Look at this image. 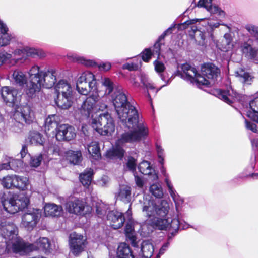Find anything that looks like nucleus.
Here are the masks:
<instances>
[{
  "mask_svg": "<svg viewBox=\"0 0 258 258\" xmlns=\"http://www.w3.org/2000/svg\"><path fill=\"white\" fill-rule=\"evenodd\" d=\"M111 99L120 122L128 130L122 134L121 141H140L148 134L147 125L139 118L138 111L128 101L121 87H116Z\"/></svg>",
  "mask_w": 258,
  "mask_h": 258,
  "instance_id": "nucleus-1",
  "label": "nucleus"
},
{
  "mask_svg": "<svg viewBox=\"0 0 258 258\" xmlns=\"http://www.w3.org/2000/svg\"><path fill=\"white\" fill-rule=\"evenodd\" d=\"M142 209L153 226L161 230H168L172 234L180 228L186 229L190 227L185 222L180 221L178 218H166L170 209L169 203L166 200H162L157 204L146 197L143 198Z\"/></svg>",
  "mask_w": 258,
  "mask_h": 258,
  "instance_id": "nucleus-2",
  "label": "nucleus"
},
{
  "mask_svg": "<svg viewBox=\"0 0 258 258\" xmlns=\"http://www.w3.org/2000/svg\"><path fill=\"white\" fill-rule=\"evenodd\" d=\"M17 232V228L13 223L5 220L1 222L0 233L5 239L6 249L8 252L25 254L38 249L45 253L50 251L51 245L47 238H39L34 243L30 244L18 237Z\"/></svg>",
  "mask_w": 258,
  "mask_h": 258,
  "instance_id": "nucleus-3",
  "label": "nucleus"
},
{
  "mask_svg": "<svg viewBox=\"0 0 258 258\" xmlns=\"http://www.w3.org/2000/svg\"><path fill=\"white\" fill-rule=\"evenodd\" d=\"M29 82L24 91L30 98L36 96L41 88H50L56 81V71L54 69L41 70L37 65L33 66L29 71Z\"/></svg>",
  "mask_w": 258,
  "mask_h": 258,
  "instance_id": "nucleus-4",
  "label": "nucleus"
},
{
  "mask_svg": "<svg viewBox=\"0 0 258 258\" xmlns=\"http://www.w3.org/2000/svg\"><path fill=\"white\" fill-rule=\"evenodd\" d=\"M249 34L254 38L257 45H253V40L249 38L247 40L240 42V50L246 59L258 64V26L253 24H247L244 26Z\"/></svg>",
  "mask_w": 258,
  "mask_h": 258,
  "instance_id": "nucleus-5",
  "label": "nucleus"
},
{
  "mask_svg": "<svg viewBox=\"0 0 258 258\" xmlns=\"http://www.w3.org/2000/svg\"><path fill=\"white\" fill-rule=\"evenodd\" d=\"M87 87V84L85 85L76 82V90L79 94L86 96L90 93V95L83 102L79 109L80 113L86 118L90 116L96 103L99 100L98 88L96 91H93Z\"/></svg>",
  "mask_w": 258,
  "mask_h": 258,
  "instance_id": "nucleus-6",
  "label": "nucleus"
},
{
  "mask_svg": "<svg viewBox=\"0 0 258 258\" xmlns=\"http://www.w3.org/2000/svg\"><path fill=\"white\" fill-rule=\"evenodd\" d=\"M92 123L93 127L102 135H111L115 131L114 120L108 113L100 114Z\"/></svg>",
  "mask_w": 258,
  "mask_h": 258,
  "instance_id": "nucleus-7",
  "label": "nucleus"
},
{
  "mask_svg": "<svg viewBox=\"0 0 258 258\" xmlns=\"http://www.w3.org/2000/svg\"><path fill=\"white\" fill-rule=\"evenodd\" d=\"M181 71H177V75L184 80L196 84L198 87H201V84L208 83L203 76L198 73L197 69L188 63H184L181 66Z\"/></svg>",
  "mask_w": 258,
  "mask_h": 258,
  "instance_id": "nucleus-8",
  "label": "nucleus"
},
{
  "mask_svg": "<svg viewBox=\"0 0 258 258\" xmlns=\"http://www.w3.org/2000/svg\"><path fill=\"white\" fill-rule=\"evenodd\" d=\"M29 203V198L22 195L15 196L9 199L2 201L5 210L11 214L23 210L27 207Z\"/></svg>",
  "mask_w": 258,
  "mask_h": 258,
  "instance_id": "nucleus-9",
  "label": "nucleus"
},
{
  "mask_svg": "<svg viewBox=\"0 0 258 258\" xmlns=\"http://www.w3.org/2000/svg\"><path fill=\"white\" fill-rule=\"evenodd\" d=\"M41 216V213L40 210L29 209L22 216L21 225L27 230H31L38 223Z\"/></svg>",
  "mask_w": 258,
  "mask_h": 258,
  "instance_id": "nucleus-10",
  "label": "nucleus"
},
{
  "mask_svg": "<svg viewBox=\"0 0 258 258\" xmlns=\"http://www.w3.org/2000/svg\"><path fill=\"white\" fill-rule=\"evenodd\" d=\"M86 238L82 235L73 232L70 234L69 244L71 252L78 256L85 250L87 245Z\"/></svg>",
  "mask_w": 258,
  "mask_h": 258,
  "instance_id": "nucleus-11",
  "label": "nucleus"
},
{
  "mask_svg": "<svg viewBox=\"0 0 258 258\" xmlns=\"http://www.w3.org/2000/svg\"><path fill=\"white\" fill-rule=\"evenodd\" d=\"M220 74L219 69L212 63H205L201 67V76L208 82L206 84H201L202 86H208L214 83Z\"/></svg>",
  "mask_w": 258,
  "mask_h": 258,
  "instance_id": "nucleus-12",
  "label": "nucleus"
},
{
  "mask_svg": "<svg viewBox=\"0 0 258 258\" xmlns=\"http://www.w3.org/2000/svg\"><path fill=\"white\" fill-rule=\"evenodd\" d=\"M14 118L19 123L27 124L32 123L35 120L34 112L28 106H24L18 108L13 115Z\"/></svg>",
  "mask_w": 258,
  "mask_h": 258,
  "instance_id": "nucleus-13",
  "label": "nucleus"
},
{
  "mask_svg": "<svg viewBox=\"0 0 258 258\" xmlns=\"http://www.w3.org/2000/svg\"><path fill=\"white\" fill-rule=\"evenodd\" d=\"M68 57L73 62H77L86 67L97 66L99 70L101 71L107 72L111 68V64L109 62H102L97 64L94 61L90 59H87L84 57L79 56L76 54L68 55Z\"/></svg>",
  "mask_w": 258,
  "mask_h": 258,
  "instance_id": "nucleus-14",
  "label": "nucleus"
},
{
  "mask_svg": "<svg viewBox=\"0 0 258 258\" xmlns=\"http://www.w3.org/2000/svg\"><path fill=\"white\" fill-rule=\"evenodd\" d=\"M191 28L192 32L190 33V35H193L195 41L199 45L204 46L209 40H213L214 39L213 34L208 32L207 29L202 31L197 29L195 26H192Z\"/></svg>",
  "mask_w": 258,
  "mask_h": 258,
  "instance_id": "nucleus-15",
  "label": "nucleus"
},
{
  "mask_svg": "<svg viewBox=\"0 0 258 258\" xmlns=\"http://www.w3.org/2000/svg\"><path fill=\"white\" fill-rule=\"evenodd\" d=\"M75 136V128L69 124H61L56 128L55 137L58 141H70Z\"/></svg>",
  "mask_w": 258,
  "mask_h": 258,
  "instance_id": "nucleus-16",
  "label": "nucleus"
},
{
  "mask_svg": "<svg viewBox=\"0 0 258 258\" xmlns=\"http://www.w3.org/2000/svg\"><path fill=\"white\" fill-rule=\"evenodd\" d=\"M1 94L3 100L7 103L15 104L20 101V95L18 90L12 87H2Z\"/></svg>",
  "mask_w": 258,
  "mask_h": 258,
  "instance_id": "nucleus-17",
  "label": "nucleus"
},
{
  "mask_svg": "<svg viewBox=\"0 0 258 258\" xmlns=\"http://www.w3.org/2000/svg\"><path fill=\"white\" fill-rule=\"evenodd\" d=\"M77 83L87 84L92 91L97 90V82L95 75L90 71H86L78 75Z\"/></svg>",
  "mask_w": 258,
  "mask_h": 258,
  "instance_id": "nucleus-18",
  "label": "nucleus"
},
{
  "mask_svg": "<svg viewBox=\"0 0 258 258\" xmlns=\"http://www.w3.org/2000/svg\"><path fill=\"white\" fill-rule=\"evenodd\" d=\"M86 204V202L82 199H75L66 203V208L70 213L80 215L84 214Z\"/></svg>",
  "mask_w": 258,
  "mask_h": 258,
  "instance_id": "nucleus-19",
  "label": "nucleus"
},
{
  "mask_svg": "<svg viewBox=\"0 0 258 258\" xmlns=\"http://www.w3.org/2000/svg\"><path fill=\"white\" fill-rule=\"evenodd\" d=\"M107 219L113 229H118L121 227L124 224L125 216L122 213L113 210L108 213Z\"/></svg>",
  "mask_w": 258,
  "mask_h": 258,
  "instance_id": "nucleus-20",
  "label": "nucleus"
},
{
  "mask_svg": "<svg viewBox=\"0 0 258 258\" xmlns=\"http://www.w3.org/2000/svg\"><path fill=\"white\" fill-rule=\"evenodd\" d=\"M212 0H200L197 6L205 8L211 15L218 14V16L224 17L225 13L218 6L212 4Z\"/></svg>",
  "mask_w": 258,
  "mask_h": 258,
  "instance_id": "nucleus-21",
  "label": "nucleus"
},
{
  "mask_svg": "<svg viewBox=\"0 0 258 258\" xmlns=\"http://www.w3.org/2000/svg\"><path fill=\"white\" fill-rule=\"evenodd\" d=\"M121 138V137L118 140L117 145L115 147L107 151L105 154L107 158L109 159H114L115 158H122L124 155V151L122 147H120V145L125 143H133L138 141L122 142L120 141Z\"/></svg>",
  "mask_w": 258,
  "mask_h": 258,
  "instance_id": "nucleus-22",
  "label": "nucleus"
},
{
  "mask_svg": "<svg viewBox=\"0 0 258 258\" xmlns=\"http://www.w3.org/2000/svg\"><path fill=\"white\" fill-rule=\"evenodd\" d=\"M141 173L148 175L152 181H156L158 179V175L155 173V170L151 166L150 163L147 161L141 162L138 166Z\"/></svg>",
  "mask_w": 258,
  "mask_h": 258,
  "instance_id": "nucleus-23",
  "label": "nucleus"
},
{
  "mask_svg": "<svg viewBox=\"0 0 258 258\" xmlns=\"http://www.w3.org/2000/svg\"><path fill=\"white\" fill-rule=\"evenodd\" d=\"M55 89L57 95H73L71 85L67 81H59L55 86Z\"/></svg>",
  "mask_w": 258,
  "mask_h": 258,
  "instance_id": "nucleus-24",
  "label": "nucleus"
},
{
  "mask_svg": "<svg viewBox=\"0 0 258 258\" xmlns=\"http://www.w3.org/2000/svg\"><path fill=\"white\" fill-rule=\"evenodd\" d=\"M8 30L7 25L0 19V47L9 44L13 38L12 35L7 33Z\"/></svg>",
  "mask_w": 258,
  "mask_h": 258,
  "instance_id": "nucleus-25",
  "label": "nucleus"
},
{
  "mask_svg": "<svg viewBox=\"0 0 258 258\" xmlns=\"http://www.w3.org/2000/svg\"><path fill=\"white\" fill-rule=\"evenodd\" d=\"M250 110L246 112V116L258 123V96L249 103Z\"/></svg>",
  "mask_w": 258,
  "mask_h": 258,
  "instance_id": "nucleus-26",
  "label": "nucleus"
},
{
  "mask_svg": "<svg viewBox=\"0 0 258 258\" xmlns=\"http://www.w3.org/2000/svg\"><path fill=\"white\" fill-rule=\"evenodd\" d=\"M44 211L46 216L56 217L61 215L62 208L61 206L55 204L47 203L44 207Z\"/></svg>",
  "mask_w": 258,
  "mask_h": 258,
  "instance_id": "nucleus-27",
  "label": "nucleus"
},
{
  "mask_svg": "<svg viewBox=\"0 0 258 258\" xmlns=\"http://www.w3.org/2000/svg\"><path fill=\"white\" fill-rule=\"evenodd\" d=\"M73 95H57L55 100L57 106L62 109H67L72 105Z\"/></svg>",
  "mask_w": 258,
  "mask_h": 258,
  "instance_id": "nucleus-28",
  "label": "nucleus"
},
{
  "mask_svg": "<svg viewBox=\"0 0 258 258\" xmlns=\"http://www.w3.org/2000/svg\"><path fill=\"white\" fill-rule=\"evenodd\" d=\"M131 188L127 185H121L117 195V199L124 203H130L131 200Z\"/></svg>",
  "mask_w": 258,
  "mask_h": 258,
  "instance_id": "nucleus-29",
  "label": "nucleus"
},
{
  "mask_svg": "<svg viewBox=\"0 0 258 258\" xmlns=\"http://www.w3.org/2000/svg\"><path fill=\"white\" fill-rule=\"evenodd\" d=\"M235 73L236 76L244 85H250L253 81L254 77L252 75L242 68L239 69Z\"/></svg>",
  "mask_w": 258,
  "mask_h": 258,
  "instance_id": "nucleus-30",
  "label": "nucleus"
},
{
  "mask_svg": "<svg viewBox=\"0 0 258 258\" xmlns=\"http://www.w3.org/2000/svg\"><path fill=\"white\" fill-rule=\"evenodd\" d=\"M118 258H134L133 252L130 246L125 243H120L117 248Z\"/></svg>",
  "mask_w": 258,
  "mask_h": 258,
  "instance_id": "nucleus-31",
  "label": "nucleus"
},
{
  "mask_svg": "<svg viewBox=\"0 0 258 258\" xmlns=\"http://www.w3.org/2000/svg\"><path fill=\"white\" fill-rule=\"evenodd\" d=\"M141 82L143 86L148 90H153L154 94L156 95L157 93L163 87L166 86L169 83V80L167 81L165 84L162 85L159 88H156L152 83V81L150 80L148 77L144 74L141 75Z\"/></svg>",
  "mask_w": 258,
  "mask_h": 258,
  "instance_id": "nucleus-32",
  "label": "nucleus"
},
{
  "mask_svg": "<svg viewBox=\"0 0 258 258\" xmlns=\"http://www.w3.org/2000/svg\"><path fill=\"white\" fill-rule=\"evenodd\" d=\"M66 160L74 165L78 164L82 160V154L80 151L69 150L64 154Z\"/></svg>",
  "mask_w": 258,
  "mask_h": 258,
  "instance_id": "nucleus-33",
  "label": "nucleus"
},
{
  "mask_svg": "<svg viewBox=\"0 0 258 258\" xmlns=\"http://www.w3.org/2000/svg\"><path fill=\"white\" fill-rule=\"evenodd\" d=\"M125 233L127 238L128 239L132 246L137 247V242L136 241V237L135 235L133 222L132 221L127 222L125 228Z\"/></svg>",
  "mask_w": 258,
  "mask_h": 258,
  "instance_id": "nucleus-34",
  "label": "nucleus"
},
{
  "mask_svg": "<svg viewBox=\"0 0 258 258\" xmlns=\"http://www.w3.org/2000/svg\"><path fill=\"white\" fill-rule=\"evenodd\" d=\"M214 17L211 16V17L208 19L207 24L209 26L208 29H206L208 32H211L213 34V31L216 28H219L220 25L226 26L228 29V31H231L230 25L225 24L223 23L221 20H215Z\"/></svg>",
  "mask_w": 258,
  "mask_h": 258,
  "instance_id": "nucleus-35",
  "label": "nucleus"
},
{
  "mask_svg": "<svg viewBox=\"0 0 258 258\" xmlns=\"http://www.w3.org/2000/svg\"><path fill=\"white\" fill-rule=\"evenodd\" d=\"M164 180L166 184V186L168 189L169 194L175 202L176 208L177 210L180 202L181 203H182L183 202V200L179 199L180 197L176 191V190L174 189L171 181L169 179H167Z\"/></svg>",
  "mask_w": 258,
  "mask_h": 258,
  "instance_id": "nucleus-36",
  "label": "nucleus"
},
{
  "mask_svg": "<svg viewBox=\"0 0 258 258\" xmlns=\"http://www.w3.org/2000/svg\"><path fill=\"white\" fill-rule=\"evenodd\" d=\"M11 78L12 81L20 86H23L24 83L26 85L29 82H26V78L23 73L18 70H15L13 72Z\"/></svg>",
  "mask_w": 258,
  "mask_h": 258,
  "instance_id": "nucleus-37",
  "label": "nucleus"
},
{
  "mask_svg": "<svg viewBox=\"0 0 258 258\" xmlns=\"http://www.w3.org/2000/svg\"><path fill=\"white\" fill-rule=\"evenodd\" d=\"M174 28V25L172 26L167 29L158 38V41L155 43L152 49H151L152 53L153 55L156 54L159 56L160 54L161 45V43L160 42L162 39H163L165 36L169 33L171 32L172 29Z\"/></svg>",
  "mask_w": 258,
  "mask_h": 258,
  "instance_id": "nucleus-38",
  "label": "nucleus"
},
{
  "mask_svg": "<svg viewBox=\"0 0 258 258\" xmlns=\"http://www.w3.org/2000/svg\"><path fill=\"white\" fill-rule=\"evenodd\" d=\"M93 170L90 168L87 169L80 175V180L82 184L86 187L89 186L92 180Z\"/></svg>",
  "mask_w": 258,
  "mask_h": 258,
  "instance_id": "nucleus-39",
  "label": "nucleus"
},
{
  "mask_svg": "<svg viewBox=\"0 0 258 258\" xmlns=\"http://www.w3.org/2000/svg\"><path fill=\"white\" fill-rule=\"evenodd\" d=\"M233 95L231 94L229 90L227 91L221 90L217 91V97L229 104L232 103V99L234 97H236V94L235 93H233Z\"/></svg>",
  "mask_w": 258,
  "mask_h": 258,
  "instance_id": "nucleus-40",
  "label": "nucleus"
},
{
  "mask_svg": "<svg viewBox=\"0 0 258 258\" xmlns=\"http://www.w3.org/2000/svg\"><path fill=\"white\" fill-rule=\"evenodd\" d=\"M87 149L89 154L94 159H98L101 157L100 148L97 142H91L88 145Z\"/></svg>",
  "mask_w": 258,
  "mask_h": 258,
  "instance_id": "nucleus-41",
  "label": "nucleus"
},
{
  "mask_svg": "<svg viewBox=\"0 0 258 258\" xmlns=\"http://www.w3.org/2000/svg\"><path fill=\"white\" fill-rule=\"evenodd\" d=\"M101 85L105 88L104 97L110 95L115 88L113 81L108 77L101 78Z\"/></svg>",
  "mask_w": 258,
  "mask_h": 258,
  "instance_id": "nucleus-42",
  "label": "nucleus"
},
{
  "mask_svg": "<svg viewBox=\"0 0 258 258\" xmlns=\"http://www.w3.org/2000/svg\"><path fill=\"white\" fill-rule=\"evenodd\" d=\"M17 180L16 175H7L3 178L1 183L4 187L7 189L16 188Z\"/></svg>",
  "mask_w": 258,
  "mask_h": 258,
  "instance_id": "nucleus-43",
  "label": "nucleus"
},
{
  "mask_svg": "<svg viewBox=\"0 0 258 258\" xmlns=\"http://www.w3.org/2000/svg\"><path fill=\"white\" fill-rule=\"evenodd\" d=\"M141 251L144 257L150 258L154 252L153 246L147 241H143L142 243Z\"/></svg>",
  "mask_w": 258,
  "mask_h": 258,
  "instance_id": "nucleus-44",
  "label": "nucleus"
},
{
  "mask_svg": "<svg viewBox=\"0 0 258 258\" xmlns=\"http://www.w3.org/2000/svg\"><path fill=\"white\" fill-rule=\"evenodd\" d=\"M58 116L56 115L49 116L45 120V127L46 130H50L51 128L58 127Z\"/></svg>",
  "mask_w": 258,
  "mask_h": 258,
  "instance_id": "nucleus-45",
  "label": "nucleus"
},
{
  "mask_svg": "<svg viewBox=\"0 0 258 258\" xmlns=\"http://www.w3.org/2000/svg\"><path fill=\"white\" fill-rule=\"evenodd\" d=\"M149 191L156 198L161 199L164 195L162 187L159 183L151 184L150 186Z\"/></svg>",
  "mask_w": 258,
  "mask_h": 258,
  "instance_id": "nucleus-46",
  "label": "nucleus"
},
{
  "mask_svg": "<svg viewBox=\"0 0 258 258\" xmlns=\"http://www.w3.org/2000/svg\"><path fill=\"white\" fill-rule=\"evenodd\" d=\"M29 139L31 144L35 145H43V139L42 136L37 132H31L29 134Z\"/></svg>",
  "mask_w": 258,
  "mask_h": 258,
  "instance_id": "nucleus-47",
  "label": "nucleus"
},
{
  "mask_svg": "<svg viewBox=\"0 0 258 258\" xmlns=\"http://www.w3.org/2000/svg\"><path fill=\"white\" fill-rule=\"evenodd\" d=\"M17 179L16 183V188L24 190L27 189L29 185L28 179L26 177L20 176L16 175Z\"/></svg>",
  "mask_w": 258,
  "mask_h": 258,
  "instance_id": "nucleus-48",
  "label": "nucleus"
},
{
  "mask_svg": "<svg viewBox=\"0 0 258 258\" xmlns=\"http://www.w3.org/2000/svg\"><path fill=\"white\" fill-rule=\"evenodd\" d=\"M25 49V56H26L42 57L45 56V53L41 50L30 47H26Z\"/></svg>",
  "mask_w": 258,
  "mask_h": 258,
  "instance_id": "nucleus-49",
  "label": "nucleus"
},
{
  "mask_svg": "<svg viewBox=\"0 0 258 258\" xmlns=\"http://www.w3.org/2000/svg\"><path fill=\"white\" fill-rule=\"evenodd\" d=\"M108 209V205L105 204L102 201L97 202L96 205V211L99 217L102 218L105 216Z\"/></svg>",
  "mask_w": 258,
  "mask_h": 258,
  "instance_id": "nucleus-50",
  "label": "nucleus"
},
{
  "mask_svg": "<svg viewBox=\"0 0 258 258\" xmlns=\"http://www.w3.org/2000/svg\"><path fill=\"white\" fill-rule=\"evenodd\" d=\"M0 56L1 57L2 64L3 63H9L14 65L17 62L16 58H13V55L9 53L2 52L0 53Z\"/></svg>",
  "mask_w": 258,
  "mask_h": 258,
  "instance_id": "nucleus-51",
  "label": "nucleus"
},
{
  "mask_svg": "<svg viewBox=\"0 0 258 258\" xmlns=\"http://www.w3.org/2000/svg\"><path fill=\"white\" fill-rule=\"evenodd\" d=\"M9 163L11 170L15 172H19L21 170L23 167V161L21 160L10 158Z\"/></svg>",
  "mask_w": 258,
  "mask_h": 258,
  "instance_id": "nucleus-52",
  "label": "nucleus"
},
{
  "mask_svg": "<svg viewBox=\"0 0 258 258\" xmlns=\"http://www.w3.org/2000/svg\"><path fill=\"white\" fill-rule=\"evenodd\" d=\"M154 65L156 72L159 74L161 79L165 83H166L167 81L165 80L164 75L162 74V73H163L165 69L164 64L161 61L156 60L154 62Z\"/></svg>",
  "mask_w": 258,
  "mask_h": 258,
  "instance_id": "nucleus-53",
  "label": "nucleus"
},
{
  "mask_svg": "<svg viewBox=\"0 0 258 258\" xmlns=\"http://www.w3.org/2000/svg\"><path fill=\"white\" fill-rule=\"evenodd\" d=\"M134 61H136V62L126 63L123 64V69L128 70L130 71L137 70L141 64V61L137 57L135 58Z\"/></svg>",
  "mask_w": 258,
  "mask_h": 258,
  "instance_id": "nucleus-54",
  "label": "nucleus"
},
{
  "mask_svg": "<svg viewBox=\"0 0 258 258\" xmlns=\"http://www.w3.org/2000/svg\"><path fill=\"white\" fill-rule=\"evenodd\" d=\"M230 32L229 31L228 33H225L224 35V38L225 39L226 45L223 46L222 48V50L223 51H228L231 49L233 47V44H232L233 39L231 34L230 33Z\"/></svg>",
  "mask_w": 258,
  "mask_h": 258,
  "instance_id": "nucleus-55",
  "label": "nucleus"
},
{
  "mask_svg": "<svg viewBox=\"0 0 258 258\" xmlns=\"http://www.w3.org/2000/svg\"><path fill=\"white\" fill-rule=\"evenodd\" d=\"M47 154L50 155H61L62 153L59 147L56 144H50L47 147Z\"/></svg>",
  "mask_w": 258,
  "mask_h": 258,
  "instance_id": "nucleus-56",
  "label": "nucleus"
},
{
  "mask_svg": "<svg viewBox=\"0 0 258 258\" xmlns=\"http://www.w3.org/2000/svg\"><path fill=\"white\" fill-rule=\"evenodd\" d=\"M156 151L158 154V161L161 164H164V151L162 147L159 144H156Z\"/></svg>",
  "mask_w": 258,
  "mask_h": 258,
  "instance_id": "nucleus-57",
  "label": "nucleus"
},
{
  "mask_svg": "<svg viewBox=\"0 0 258 258\" xmlns=\"http://www.w3.org/2000/svg\"><path fill=\"white\" fill-rule=\"evenodd\" d=\"M142 60L145 62H148L152 55L151 48L145 49L141 53Z\"/></svg>",
  "mask_w": 258,
  "mask_h": 258,
  "instance_id": "nucleus-58",
  "label": "nucleus"
},
{
  "mask_svg": "<svg viewBox=\"0 0 258 258\" xmlns=\"http://www.w3.org/2000/svg\"><path fill=\"white\" fill-rule=\"evenodd\" d=\"M25 49H16L12 53L13 58H16V61L21 57H24L25 56Z\"/></svg>",
  "mask_w": 258,
  "mask_h": 258,
  "instance_id": "nucleus-59",
  "label": "nucleus"
},
{
  "mask_svg": "<svg viewBox=\"0 0 258 258\" xmlns=\"http://www.w3.org/2000/svg\"><path fill=\"white\" fill-rule=\"evenodd\" d=\"M42 159V157L41 155L32 157L30 161L31 166L34 167L39 166L40 164Z\"/></svg>",
  "mask_w": 258,
  "mask_h": 258,
  "instance_id": "nucleus-60",
  "label": "nucleus"
},
{
  "mask_svg": "<svg viewBox=\"0 0 258 258\" xmlns=\"http://www.w3.org/2000/svg\"><path fill=\"white\" fill-rule=\"evenodd\" d=\"M126 165L130 170L134 172L136 168V160L132 157H128Z\"/></svg>",
  "mask_w": 258,
  "mask_h": 258,
  "instance_id": "nucleus-61",
  "label": "nucleus"
},
{
  "mask_svg": "<svg viewBox=\"0 0 258 258\" xmlns=\"http://www.w3.org/2000/svg\"><path fill=\"white\" fill-rule=\"evenodd\" d=\"M245 127L251 131L252 132L258 134V128L257 125L252 122L248 121L247 120H245Z\"/></svg>",
  "mask_w": 258,
  "mask_h": 258,
  "instance_id": "nucleus-62",
  "label": "nucleus"
},
{
  "mask_svg": "<svg viewBox=\"0 0 258 258\" xmlns=\"http://www.w3.org/2000/svg\"><path fill=\"white\" fill-rule=\"evenodd\" d=\"M109 182V178L107 176H103L99 179L97 180L96 184L100 187H104Z\"/></svg>",
  "mask_w": 258,
  "mask_h": 258,
  "instance_id": "nucleus-63",
  "label": "nucleus"
},
{
  "mask_svg": "<svg viewBox=\"0 0 258 258\" xmlns=\"http://www.w3.org/2000/svg\"><path fill=\"white\" fill-rule=\"evenodd\" d=\"M135 181L137 186L139 188H142L144 185L143 179L138 175L134 174Z\"/></svg>",
  "mask_w": 258,
  "mask_h": 258,
  "instance_id": "nucleus-64",
  "label": "nucleus"
}]
</instances>
